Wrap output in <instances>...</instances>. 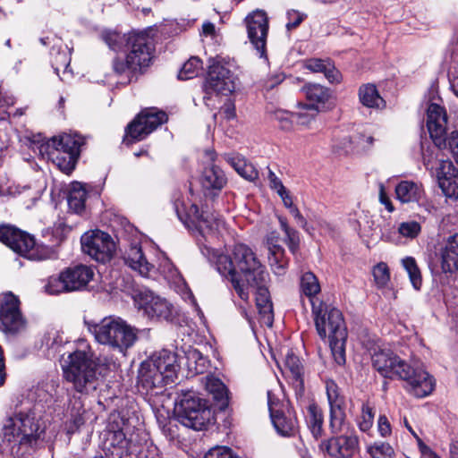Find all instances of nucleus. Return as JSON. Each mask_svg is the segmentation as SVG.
I'll return each instance as SVG.
<instances>
[{
	"label": "nucleus",
	"instance_id": "nucleus-1",
	"mask_svg": "<svg viewBox=\"0 0 458 458\" xmlns=\"http://www.w3.org/2000/svg\"><path fill=\"white\" fill-rule=\"evenodd\" d=\"M204 255L212 254L217 272L228 279L238 296L248 301L250 294L245 285L262 283L268 276L266 267L261 264L256 253L248 245L235 244L229 254H216L213 249L201 248Z\"/></svg>",
	"mask_w": 458,
	"mask_h": 458
},
{
	"label": "nucleus",
	"instance_id": "nucleus-2",
	"mask_svg": "<svg viewBox=\"0 0 458 458\" xmlns=\"http://www.w3.org/2000/svg\"><path fill=\"white\" fill-rule=\"evenodd\" d=\"M102 40L114 51H121L123 46L127 48L125 59L116 56L112 61V68L116 75H125L123 84H129L138 75L146 72L151 65L155 47L153 40L146 31H132L122 34L114 30H104Z\"/></svg>",
	"mask_w": 458,
	"mask_h": 458
},
{
	"label": "nucleus",
	"instance_id": "nucleus-3",
	"mask_svg": "<svg viewBox=\"0 0 458 458\" xmlns=\"http://www.w3.org/2000/svg\"><path fill=\"white\" fill-rule=\"evenodd\" d=\"M371 363L384 378L405 381V389L416 397H425L434 390V379L425 369L411 366L390 349L375 351Z\"/></svg>",
	"mask_w": 458,
	"mask_h": 458
},
{
	"label": "nucleus",
	"instance_id": "nucleus-4",
	"mask_svg": "<svg viewBox=\"0 0 458 458\" xmlns=\"http://www.w3.org/2000/svg\"><path fill=\"white\" fill-rule=\"evenodd\" d=\"M4 439L12 445V453L18 458H34L43 446L45 429L30 411L14 412L5 420L3 428Z\"/></svg>",
	"mask_w": 458,
	"mask_h": 458
},
{
	"label": "nucleus",
	"instance_id": "nucleus-5",
	"mask_svg": "<svg viewBox=\"0 0 458 458\" xmlns=\"http://www.w3.org/2000/svg\"><path fill=\"white\" fill-rule=\"evenodd\" d=\"M180 366L177 354L163 349L140 363L136 387L142 395H157L166 385L174 383Z\"/></svg>",
	"mask_w": 458,
	"mask_h": 458
},
{
	"label": "nucleus",
	"instance_id": "nucleus-6",
	"mask_svg": "<svg viewBox=\"0 0 458 458\" xmlns=\"http://www.w3.org/2000/svg\"><path fill=\"white\" fill-rule=\"evenodd\" d=\"M315 327L319 337L328 344L335 361L338 365L345 363V344L347 328L342 312L322 301H311Z\"/></svg>",
	"mask_w": 458,
	"mask_h": 458
},
{
	"label": "nucleus",
	"instance_id": "nucleus-7",
	"mask_svg": "<svg viewBox=\"0 0 458 458\" xmlns=\"http://www.w3.org/2000/svg\"><path fill=\"white\" fill-rule=\"evenodd\" d=\"M174 412L182 425L196 431L207 429L215 421L208 401L191 390L176 393Z\"/></svg>",
	"mask_w": 458,
	"mask_h": 458
},
{
	"label": "nucleus",
	"instance_id": "nucleus-8",
	"mask_svg": "<svg viewBox=\"0 0 458 458\" xmlns=\"http://www.w3.org/2000/svg\"><path fill=\"white\" fill-rule=\"evenodd\" d=\"M97 369L89 347L76 350L68 355V364L63 368L64 377L76 392L87 394L97 389Z\"/></svg>",
	"mask_w": 458,
	"mask_h": 458
},
{
	"label": "nucleus",
	"instance_id": "nucleus-9",
	"mask_svg": "<svg viewBox=\"0 0 458 458\" xmlns=\"http://www.w3.org/2000/svg\"><path fill=\"white\" fill-rule=\"evenodd\" d=\"M85 324L99 344H108L123 354L138 339V329L121 318H105L99 323L85 321Z\"/></svg>",
	"mask_w": 458,
	"mask_h": 458
},
{
	"label": "nucleus",
	"instance_id": "nucleus-10",
	"mask_svg": "<svg viewBox=\"0 0 458 458\" xmlns=\"http://www.w3.org/2000/svg\"><path fill=\"white\" fill-rule=\"evenodd\" d=\"M91 267L83 264L70 266L47 278L44 288L51 295L84 291L94 277Z\"/></svg>",
	"mask_w": 458,
	"mask_h": 458
},
{
	"label": "nucleus",
	"instance_id": "nucleus-11",
	"mask_svg": "<svg viewBox=\"0 0 458 458\" xmlns=\"http://www.w3.org/2000/svg\"><path fill=\"white\" fill-rule=\"evenodd\" d=\"M167 121L168 115L165 111L157 107H146L127 124L123 142L129 146L143 140Z\"/></svg>",
	"mask_w": 458,
	"mask_h": 458
},
{
	"label": "nucleus",
	"instance_id": "nucleus-12",
	"mask_svg": "<svg viewBox=\"0 0 458 458\" xmlns=\"http://www.w3.org/2000/svg\"><path fill=\"white\" fill-rule=\"evenodd\" d=\"M134 306L151 319L172 321L175 315L173 304L157 296L147 287L133 285L130 292Z\"/></svg>",
	"mask_w": 458,
	"mask_h": 458
},
{
	"label": "nucleus",
	"instance_id": "nucleus-13",
	"mask_svg": "<svg viewBox=\"0 0 458 458\" xmlns=\"http://www.w3.org/2000/svg\"><path fill=\"white\" fill-rule=\"evenodd\" d=\"M267 406L276 431L283 437H293L299 430L296 412L289 401H281L268 390Z\"/></svg>",
	"mask_w": 458,
	"mask_h": 458
},
{
	"label": "nucleus",
	"instance_id": "nucleus-14",
	"mask_svg": "<svg viewBox=\"0 0 458 458\" xmlns=\"http://www.w3.org/2000/svg\"><path fill=\"white\" fill-rule=\"evenodd\" d=\"M428 266L433 271L452 276L458 273V233L444 237L434 247Z\"/></svg>",
	"mask_w": 458,
	"mask_h": 458
},
{
	"label": "nucleus",
	"instance_id": "nucleus-15",
	"mask_svg": "<svg viewBox=\"0 0 458 458\" xmlns=\"http://www.w3.org/2000/svg\"><path fill=\"white\" fill-rule=\"evenodd\" d=\"M21 301L8 291L0 299V330L8 335H15L26 327L27 320L21 309Z\"/></svg>",
	"mask_w": 458,
	"mask_h": 458
},
{
	"label": "nucleus",
	"instance_id": "nucleus-16",
	"mask_svg": "<svg viewBox=\"0 0 458 458\" xmlns=\"http://www.w3.org/2000/svg\"><path fill=\"white\" fill-rule=\"evenodd\" d=\"M209 62L208 76L203 85V101L207 106H209L208 101L213 93L227 96L235 89L234 75L232 71L214 59H210Z\"/></svg>",
	"mask_w": 458,
	"mask_h": 458
},
{
	"label": "nucleus",
	"instance_id": "nucleus-17",
	"mask_svg": "<svg viewBox=\"0 0 458 458\" xmlns=\"http://www.w3.org/2000/svg\"><path fill=\"white\" fill-rule=\"evenodd\" d=\"M174 209L183 225L189 226V222H191L204 238L215 234L222 222L213 216L205 215L196 204H191L185 210L184 202L179 198L174 200Z\"/></svg>",
	"mask_w": 458,
	"mask_h": 458
},
{
	"label": "nucleus",
	"instance_id": "nucleus-18",
	"mask_svg": "<svg viewBox=\"0 0 458 458\" xmlns=\"http://www.w3.org/2000/svg\"><path fill=\"white\" fill-rule=\"evenodd\" d=\"M128 420L120 413L109 417L107 432L104 441V451L108 458H123L130 454V440L127 439L123 428Z\"/></svg>",
	"mask_w": 458,
	"mask_h": 458
},
{
	"label": "nucleus",
	"instance_id": "nucleus-19",
	"mask_svg": "<svg viewBox=\"0 0 458 458\" xmlns=\"http://www.w3.org/2000/svg\"><path fill=\"white\" fill-rule=\"evenodd\" d=\"M81 243L83 252L98 262L110 261L115 252V243L112 237L100 230L85 233L81 238Z\"/></svg>",
	"mask_w": 458,
	"mask_h": 458
},
{
	"label": "nucleus",
	"instance_id": "nucleus-20",
	"mask_svg": "<svg viewBox=\"0 0 458 458\" xmlns=\"http://www.w3.org/2000/svg\"><path fill=\"white\" fill-rule=\"evenodd\" d=\"M248 38L260 57L267 58L268 17L266 12L257 10L245 18Z\"/></svg>",
	"mask_w": 458,
	"mask_h": 458
},
{
	"label": "nucleus",
	"instance_id": "nucleus-21",
	"mask_svg": "<svg viewBox=\"0 0 458 458\" xmlns=\"http://www.w3.org/2000/svg\"><path fill=\"white\" fill-rule=\"evenodd\" d=\"M396 199L402 203L414 202L427 214L437 211L434 202L428 199L421 183L413 181H401L394 189Z\"/></svg>",
	"mask_w": 458,
	"mask_h": 458
},
{
	"label": "nucleus",
	"instance_id": "nucleus-22",
	"mask_svg": "<svg viewBox=\"0 0 458 458\" xmlns=\"http://www.w3.org/2000/svg\"><path fill=\"white\" fill-rule=\"evenodd\" d=\"M326 390L329 404V429L332 434H339L346 420L344 396L334 380L326 382Z\"/></svg>",
	"mask_w": 458,
	"mask_h": 458
},
{
	"label": "nucleus",
	"instance_id": "nucleus-23",
	"mask_svg": "<svg viewBox=\"0 0 458 458\" xmlns=\"http://www.w3.org/2000/svg\"><path fill=\"white\" fill-rule=\"evenodd\" d=\"M323 440L320 449L332 458H352L359 450V438L355 435H338Z\"/></svg>",
	"mask_w": 458,
	"mask_h": 458
},
{
	"label": "nucleus",
	"instance_id": "nucleus-24",
	"mask_svg": "<svg viewBox=\"0 0 458 458\" xmlns=\"http://www.w3.org/2000/svg\"><path fill=\"white\" fill-rule=\"evenodd\" d=\"M0 242L14 252L22 255L34 245L32 235L10 224L0 225Z\"/></svg>",
	"mask_w": 458,
	"mask_h": 458
},
{
	"label": "nucleus",
	"instance_id": "nucleus-25",
	"mask_svg": "<svg viewBox=\"0 0 458 458\" xmlns=\"http://www.w3.org/2000/svg\"><path fill=\"white\" fill-rule=\"evenodd\" d=\"M302 91L308 101L305 104L308 109L322 112L331 108L334 105L332 91L327 87L320 84L309 83L302 88Z\"/></svg>",
	"mask_w": 458,
	"mask_h": 458
},
{
	"label": "nucleus",
	"instance_id": "nucleus-26",
	"mask_svg": "<svg viewBox=\"0 0 458 458\" xmlns=\"http://www.w3.org/2000/svg\"><path fill=\"white\" fill-rule=\"evenodd\" d=\"M438 186L446 198L458 199V169L450 160H442L437 168Z\"/></svg>",
	"mask_w": 458,
	"mask_h": 458
},
{
	"label": "nucleus",
	"instance_id": "nucleus-27",
	"mask_svg": "<svg viewBox=\"0 0 458 458\" xmlns=\"http://www.w3.org/2000/svg\"><path fill=\"white\" fill-rule=\"evenodd\" d=\"M269 282V276L265 277L264 282L258 284H248L245 288L248 290L249 287L256 289V307L259 310L260 319L267 327H272L274 323V311L273 303L270 298L267 284Z\"/></svg>",
	"mask_w": 458,
	"mask_h": 458
},
{
	"label": "nucleus",
	"instance_id": "nucleus-28",
	"mask_svg": "<svg viewBox=\"0 0 458 458\" xmlns=\"http://www.w3.org/2000/svg\"><path fill=\"white\" fill-rule=\"evenodd\" d=\"M205 387L212 395L213 405L216 410L223 412L230 410V391L221 379L213 376H207Z\"/></svg>",
	"mask_w": 458,
	"mask_h": 458
},
{
	"label": "nucleus",
	"instance_id": "nucleus-29",
	"mask_svg": "<svg viewBox=\"0 0 458 458\" xmlns=\"http://www.w3.org/2000/svg\"><path fill=\"white\" fill-rule=\"evenodd\" d=\"M446 123L445 109L436 103H431L427 110V127L432 140L445 132Z\"/></svg>",
	"mask_w": 458,
	"mask_h": 458
},
{
	"label": "nucleus",
	"instance_id": "nucleus-30",
	"mask_svg": "<svg viewBox=\"0 0 458 458\" xmlns=\"http://www.w3.org/2000/svg\"><path fill=\"white\" fill-rule=\"evenodd\" d=\"M284 366L289 373L291 384L295 391L297 398L304 394L303 366L300 358L293 352H288L285 356Z\"/></svg>",
	"mask_w": 458,
	"mask_h": 458
},
{
	"label": "nucleus",
	"instance_id": "nucleus-31",
	"mask_svg": "<svg viewBox=\"0 0 458 458\" xmlns=\"http://www.w3.org/2000/svg\"><path fill=\"white\" fill-rule=\"evenodd\" d=\"M68 411L70 419L65 422V430L68 435H72L85 423L86 411L81 396L72 395L69 401Z\"/></svg>",
	"mask_w": 458,
	"mask_h": 458
},
{
	"label": "nucleus",
	"instance_id": "nucleus-32",
	"mask_svg": "<svg viewBox=\"0 0 458 458\" xmlns=\"http://www.w3.org/2000/svg\"><path fill=\"white\" fill-rule=\"evenodd\" d=\"M81 154L80 150L71 152L52 149L48 150V158L65 174H71L75 169Z\"/></svg>",
	"mask_w": 458,
	"mask_h": 458
},
{
	"label": "nucleus",
	"instance_id": "nucleus-33",
	"mask_svg": "<svg viewBox=\"0 0 458 458\" xmlns=\"http://www.w3.org/2000/svg\"><path fill=\"white\" fill-rule=\"evenodd\" d=\"M123 259L128 267L144 276H147L154 268V266L147 260L141 247L138 245L131 246Z\"/></svg>",
	"mask_w": 458,
	"mask_h": 458
},
{
	"label": "nucleus",
	"instance_id": "nucleus-34",
	"mask_svg": "<svg viewBox=\"0 0 458 458\" xmlns=\"http://www.w3.org/2000/svg\"><path fill=\"white\" fill-rule=\"evenodd\" d=\"M200 182L206 190L220 191L226 184L227 179L219 166L211 165L204 168Z\"/></svg>",
	"mask_w": 458,
	"mask_h": 458
},
{
	"label": "nucleus",
	"instance_id": "nucleus-35",
	"mask_svg": "<svg viewBox=\"0 0 458 458\" xmlns=\"http://www.w3.org/2000/svg\"><path fill=\"white\" fill-rule=\"evenodd\" d=\"M305 68L313 72H321L330 82H339L341 74L330 59L310 58L305 63Z\"/></svg>",
	"mask_w": 458,
	"mask_h": 458
},
{
	"label": "nucleus",
	"instance_id": "nucleus-36",
	"mask_svg": "<svg viewBox=\"0 0 458 458\" xmlns=\"http://www.w3.org/2000/svg\"><path fill=\"white\" fill-rule=\"evenodd\" d=\"M84 144V140L78 135L63 134L58 137H53L47 142L46 151L58 149L67 152L72 150H80Z\"/></svg>",
	"mask_w": 458,
	"mask_h": 458
},
{
	"label": "nucleus",
	"instance_id": "nucleus-37",
	"mask_svg": "<svg viewBox=\"0 0 458 458\" xmlns=\"http://www.w3.org/2000/svg\"><path fill=\"white\" fill-rule=\"evenodd\" d=\"M358 95L360 102L366 107L381 109L386 106V101L380 96L375 84H362L359 88Z\"/></svg>",
	"mask_w": 458,
	"mask_h": 458
},
{
	"label": "nucleus",
	"instance_id": "nucleus-38",
	"mask_svg": "<svg viewBox=\"0 0 458 458\" xmlns=\"http://www.w3.org/2000/svg\"><path fill=\"white\" fill-rule=\"evenodd\" d=\"M306 423L315 439H318L324 435V414L318 404L310 403L308 406Z\"/></svg>",
	"mask_w": 458,
	"mask_h": 458
},
{
	"label": "nucleus",
	"instance_id": "nucleus-39",
	"mask_svg": "<svg viewBox=\"0 0 458 458\" xmlns=\"http://www.w3.org/2000/svg\"><path fill=\"white\" fill-rule=\"evenodd\" d=\"M86 199L87 191L83 184L79 182H72L67 196L69 209L76 214L82 213L85 209Z\"/></svg>",
	"mask_w": 458,
	"mask_h": 458
},
{
	"label": "nucleus",
	"instance_id": "nucleus-40",
	"mask_svg": "<svg viewBox=\"0 0 458 458\" xmlns=\"http://www.w3.org/2000/svg\"><path fill=\"white\" fill-rule=\"evenodd\" d=\"M50 62L55 72L59 75L60 71L65 72L70 66L71 54L67 47L54 45L50 51Z\"/></svg>",
	"mask_w": 458,
	"mask_h": 458
},
{
	"label": "nucleus",
	"instance_id": "nucleus-41",
	"mask_svg": "<svg viewBox=\"0 0 458 458\" xmlns=\"http://www.w3.org/2000/svg\"><path fill=\"white\" fill-rule=\"evenodd\" d=\"M186 365L189 371L193 372L195 375L204 374L210 367V360L199 350L193 349L186 354Z\"/></svg>",
	"mask_w": 458,
	"mask_h": 458
},
{
	"label": "nucleus",
	"instance_id": "nucleus-42",
	"mask_svg": "<svg viewBox=\"0 0 458 458\" xmlns=\"http://www.w3.org/2000/svg\"><path fill=\"white\" fill-rule=\"evenodd\" d=\"M269 264L276 275H283L289 264L285 250L282 246H273L269 250Z\"/></svg>",
	"mask_w": 458,
	"mask_h": 458
},
{
	"label": "nucleus",
	"instance_id": "nucleus-43",
	"mask_svg": "<svg viewBox=\"0 0 458 458\" xmlns=\"http://www.w3.org/2000/svg\"><path fill=\"white\" fill-rule=\"evenodd\" d=\"M432 141L439 149H448L455 159L458 158V131H453L447 135L445 130Z\"/></svg>",
	"mask_w": 458,
	"mask_h": 458
},
{
	"label": "nucleus",
	"instance_id": "nucleus-44",
	"mask_svg": "<svg viewBox=\"0 0 458 458\" xmlns=\"http://www.w3.org/2000/svg\"><path fill=\"white\" fill-rule=\"evenodd\" d=\"M231 165L239 175L249 182H255L259 178V172L250 163H248L244 158L233 157L231 158Z\"/></svg>",
	"mask_w": 458,
	"mask_h": 458
},
{
	"label": "nucleus",
	"instance_id": "nucleus-45",
	"mask_svg": "<svg viewBox=\"0 0 458 458\" xmlns=\"http://www.w3.org/2000/svg\"><path fill=\"white\" fill-rule=\"evenodd\" d=\"M402 265L408 273L414 289L420 290L422 285V276L416 259L413 257H405L402 259Z\"/></svg>",
	"mask_w": 458,
	"mask_h": 458
},
{
	"label": "nucleus",
	"instance_id": "nucleus-46",
	"mask_svg": "<svg viewBox=\"0 0 458 458\" xmlns=\"http://www.w3.org/2000/svg\"><path fill=\"white\" fill-rule=\"evenodd\" d=\"M21 256L27 257L30 259L44 260L56 259L57 252L53 247L38 244L35 242L34 245L30 249V250L26 253H23Z\"/></svg>",
	"mask_w": 458,
	"mask_h": 458
},
{
	"label": "nucleus",
	"instance_id": "nucleus-47",
	"mask_svg": "<svg viewBox=\"0 0 458 458\" xmlns=\"http://www.w3.org/2000/svg\"><path fill=\"white\" fill-rule=\"evenodd\" d=\"M301 290L310 298V301L320 292V285L317 276L311 272L304 273L301 277Z\"/></svg>",
	"mask_w": 458,
	"mask_h": 458
},
{
	"label": "nucleus",
	"instance_id": "nucleus-48",
	"mask_svg": "<svg viewBox=\"0 0 458 458\" xmlns=\"http://www.w3.org/2000/svg\"><path fill=\"white\" fill-rule=\"evenodd\" d=\"M202 68V61L197 56H191L185 62L178 73V79L186 81L197 76L199 71Z\"/></svg>",
	"mask_w": 458,
	"mask_h": 458
},
{
	"label": "nucleus",
	"instance_id": "nucleus-49",
	"mask_svg": "<svg viewBox=\"0 0 458 458\" xmlns=\"http://www.w3.org/2000/svg\"><path fill=\"white\" fill-rule=\"evenodd\" d=\"M374 415L375 412L373 407L370 406L369 403H363L361 406V414L358 420L359 428L362 432H367L371 428L374 421Z\"/></svg>",
	"mask_w": 458,
	"mask_h": 458
},
{
	"label": "nucleus",
	"instance_id": "nucleus-50",
	"mask_svg": "<svg viewBox=\"0 0 458 458\" xmlns=\"http://www.w3.org/2000/svg\"><path fill=\"white\" fill-rule=\"evenodd\" d=\"M421 225L414 220L402 222L398 226V233L404 238L414 240L421 233Z\"/></svg>",
	"mask_w": 458,
	"mask_h": 458
},
{
	"label": "nucleus",
	"instance_id": "nucleus-51",
	"mask_svg": "<svg viewBox=\"0 0 458 458\" xmlns=\"http://www.w3.org/2000/svg\"><path fill=\"white\" fill-rule=\"evenodd\" d=\"M368 453L372 458H393L394 448L388 443H375L368 448Z\"/></svg>",
	"mask_w": 458,
	"mask_h": 458
},
{
	"label": "nucleus",
	"instance_id": "nucleus-52",
	"mask_svg": "<svg viewBox=\"0 0 458 458\" xmlns=\"http://www.w3.org/2000/svg\"><path fill=\"white\" fill-rule=\"evenodd\" d=\"M375 282L378 287H384L390 280V272L387 265L384 262L377 264L373 268Z\"/></svg>",
	"mask_w": 458,
	"mask_h": 458
},
{
	"label": "nucleus",
	"instance_id": "nucleus-53",
	"mask_svg": "<svg viewBox=\"0 0 458 458\" xmlns=\"http://www.w3.org/2000/svg\"><path fill=\"white\" fill-rule=\"evenodd\" d=\"M205 458H240L231 448L226 446H216L210 449L205 455Z\"/></svg>",
	"mask_w": 458,
	"mask_h": 458
},
{
	"label": "nucleus",
	"instance_id": "nucleus-54",
	"mask_svg": "<svg viewBox=\"0 0 458 458\" xmlns=\"http://www.w3.org/2000/svg\"><path fill=\"white\" fill-rule=\"evenodd\" d=\"M307 17L306 14L301 13L295 10H291L287 12V23L286 28L288 30H292L296 29L301 25V23L304 21V19Z\"/></svg>",
	"mask_w": 458,
	"mask_h": 458
},
{
	"label": "nucleus",
	"instance_id": "nucleus-55",
	"mask_svg": "<svg viewBox=\"0 0 458 458\" xmlns=\"http://www.w3.org/2000/svg\"><path fill=\"white\" fill-rule=\"evenodd\" d=\"M285 234V242L293 254H295L299 250L300 246V237L299 233L295 229L292 228L287 230Z\"/></svg>",
	"mask_w": 458,
	"mask_h": 458
},
{
	"label": "nucleus",
	"instance_id": "nucleus-56",
	"mask_svg": "<svg viewBox=\"0 0 458 458\" xmlns=\"http://www.w3.org/2000/svg\"><path fill=\"white\" fill-rule=\"evenodd\" d=\"M284 75L281 72L272 74L262 81V88L266 91H270L277 85L281 84L284 81Z\"/></svg>",
	"mask_w": 458,
	"mask_h": 458
},
{
	"label": "nucleus",
	"instance_id": "nucleus-57",
	"mask_svg": "<svg viewBox=\"0 0 458 458\" xmlns=\"http://www.w3.org/2000/svg\"><path fill=\"white\" fill-rule=\"evenodd\" d=\"M377 428L381 437H386L390 436L392 431L391 425L387 417L385 414L379 415Z\"/></svg>",
	"mask_w": 458,
	"mask_h": 458
},
{
	"label": "nucleus",
	"instance_id": "nucleus-58",
	"mask_svg": "<svg viewBox=\"0 0 458 458\" xmlns=\"http://www.w3.org/2000/svg\"><path fill=\"white\" fill-rule=\"evenodd\" d=\"M267 179L269 182L270 188L272 190L276 191L277 193L279 191H284V189H285L282 181L276 175V174L271 169H268Z\"/></svg>",
	"mask_w": 458,
	"mask_h": 458
},
{
	"label": "nucleus",
	"instance_id": "nucleus-59",
	"mask_svg": "<svg viewBox=\"0 0 458 458\" xmlns=\"http://www.w3.org/2000/svg\"><path fill=\"white\" fill-rule=\"evenodd\" d=\"M379 201L386 207L388 212L392 213L394 211V207L390 198L387 196L383 183L379 184Z\"/></svg>",
	"mask_w": 458,
	"mask_h": 458
},
{
	"label": "nucleus",
	"instance_id": "nucleus-60",
	"mask_svg": "<svg viewBox=\"0 0 458 458\" xmlns=\"http://www.w3.org/2000/svg\"><path fill=\"white\" fill-rule=\"evenodd\" d=\"M221 112L225 114L226 119L234 118L236 115L234 104L228 100L221 107Z\"/></svg>",
	"mask_w": 458,
	"mask_h": 458
},
{
	"label": "nucleus",
	"instance_id": "nucleus-61",
	"mask_svg": "<svg viewBox=\"0 0 458 458\" xmlns=\"http://www.w3.org/2000/svg\"><path fill=\"white\" fill-rule=\"evenodd\" d=\"M291 215L294 217L296 220V223L302 228H306L308 223L304 216L301 214L299 208L297 207L293 208L291 210H289Z\"/></svg>",
	"mask_w": 458,
	"mask_h": 458
},
{
	"label": "nucleus",
	"instance_id": "nucleus-62",
	"mask_svg": "<svg viewBox=\"0 0 458 458\" xmlns=\"http://www.w3.org/2000/svg\"><path fill=\"white\" fill-rule=\"evenodd\" d=\"M278 195L281 197L284 205L286 208L291 210L293 208L296 207L293 202V198L290 195V192L285 189H284V191H279Z\"/></svg>",
	"mask_w": 458,
	"mask_h": 458
},
{
	"label": "nucleus",
	"instance_id": "nucleus-63",
	"mask_svg": "<svg viewBox=\"0 0 458 458\" xmlns=\"http://www.w3.org/2000/svg\"><path fill=\"white\" fill-rule=\"evenodd\" d=\"M280 235L276 231H273L269 233L267 236V244L268 246V250H271L273 246H281L279 244Z\"/></svg>",
	"mask_w": 458,
	"mask_h": 458
},
{
	"label": "nucleus",
	"instance_id": "nucleus-64",
	"mask_svg": "<svg viewBox=\"0 0 458 458\" xmlns=\"http://www.w3.org/2000/svg\"><path fill=\"white\" fill-rule=\"evenodd\" d=\"M158 423L164 434L170 437L171 438H174V430L172 429L171 421H167V419L164 418L162 421L158 420Z\"/></svg>",
	"mask_w": 458,
	"mask_h": 458
}]
</instances>
